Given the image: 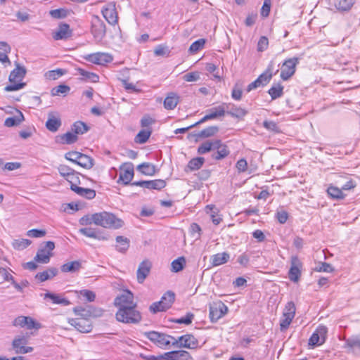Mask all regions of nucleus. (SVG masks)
Instances as JSON below:
<instances>
[{"label":"nucleus","mask_w":360,"mask_h":360,"mask_svg":"<svg viewBox=\"0 0 360 360\" xmlns=\"http://www.w3.org/2000/svg\"><path fill=\"white\" fill-rule=\"evenodd\" d=\"M26 74V70L24 67L17 65L16 68L11 72L9 75L10 84L5 86V91H15L25 87L26 84L22 82V79Z\"/></svg>","instance_id":"obj_1"},{"label":"nucleus","mask_w":360,"mask_h":360,"mask_svg":"<svg viewBox=\"0 0 360 360\" xmlns=\"http://www.w3.org/2000/svg\"><path fill=\"white\" fill-rule=\"evenodd\" d=\"M96 221L97 226L105 229H117L124 224L122 219L116 217L113 214L107 212L96 213Z\"/></svg>","instance_id":"obj_2"},{"label":"nucleus","mask_w":360,"mask_h":360,"mask_svg":"<svg viewBox=\"0 0 360 360\" xmlns=\"http://www.w3.org/2000/svg\"><path fill=\"white\" fill-rule=\"evenodd\" d=\"M136 307L119 309L116 313V319L122 323L136 324L141 320V313Z\"/></svg>","instance_id":"obj_3"},{"label":"nucleus","mask_w":360,"mask_h":360,"mask_svg":"<svg viewBox=\"0 0 360 360\" xmlns=\"http://www.w3.org/2000/svg\"><path fill=\"white\" fill-rule=\"evenodd\" d=\"M146 336L158 347L164 349H168L170 345L173 346L174 341V337L157 331L147 332Z\"/></svg>","instance_id":"obj_4"},{"label":"nucleus","mask_w":360,"mask_h":360,"mask_svg":"<svg viewBox=\"0 0 360 360\" xmlns=\"http://www.w3.org/2000/svg\"><path fill=\"white\" fill-rule=\"evenodd\" d=\"M90 32L96 43L101 42L105 36L106 27L103 20L98 15L91 18Z\"/></svg>","instance_id":"obj_5"},{"label":"nucleus","mask_w":360,"mask_h":360,"mask_svg":"<svg viewBox=\"0 0 360 360\" xmlns=\"http://www.w3.org/2000/svg\"><path fill=\"white\" fill-rule=\"evenodd\" d=\"M174 299V293L168 291L163 295L160 301L154 302L150 306V311L153 314H156L159 311H165L172 307Z\"/></svg>","instance_id":"obj_6"},{"label":"nucleus","mask_w":360,"mask_h":360,"mask_svg":"<svg viewBox=\"0 0 360 360\" xmlns=\"http://www.w3.org/2000/svg\"><path fill=\"white\" fill-rule=\"evenodd\" d=\"M299 62L300 58L297 57L285 60L281 66V78L284 81L289 79L295 74Z\"/></svg>","instance_id":"obj_7"},{"label":"nucleus","mask_w":360,"mask_h":360,"mask_svg":"<svg viewBox=\"0 0 360 360\" xmlns=\"http://www.w3.org/2000/svg\"><path fill=\"white\" fill-rule=\"evenodd\" d=\"M55 248V243L52 241H47L41 245L34 257V260L37 262L42 264H47L50 261V257L52 255L51 252Z\"/></svg>","instance_id":"obj_8"},{"label":"nucleus","mask_w":360,"mask_h":360,"mask_svg":"<svg viewBox=\"0 0 360 360\" xmlns=\"http://www.w3.org/2000/svg\"><path fill=\"white\" fill-rule=\"evenodd\" d=\"M295 314V306L292 302H289L285 307L283 316L280 320L281 330H285L292 322Z\"/></svg>","instance_id":"obj_9"},{"label":"nucleus","mask_w":360,"mask_h":360,"mask_svg":"<svg viewBox=\"0 0 360 360\" xmlns=\"http://www.w3.org/2000/svg\"><path fill=\"white\" fill-rule=\"evenodd\" d=\"M198 346V340L191 334H186L178 338H174V341L173 342V347L178 348L195 349Z\"/></svg>","instance_id":"obj_10"},{"label":"nucleus","mask_w":360,"mask_h":360,"mask_svg":"<svg viewBox=\"0 0 360 360\" xmlns=\"http://www.w3.org/2000/svg\"><path fill=\"white\" fill-rule=\"evenodd\" d=\"M114 304L119 309L136 307V303L134 300V295L128 290H124L120 295L115 299Z\"/></svg>","instance_id":"obj_11"},{"label":"nucleus","mask_w":360,"mask_h":360,"mask_svg":"<svg viewBox=\"0 0 360 360\" xmlns=\"http://www.w3.org/2000/svg\"><path fill=\"white\" fill-rule=\"evenodd\" d=\"M84 58L88 62L98 65H105L113 60V57L111 54L104 52L90 53L85 56Z\"/></svg>","instance_id":"obj_12"},{"label":"nucleus","mask_w":360,"mask_h":360,"mask_svg":"<svg viewBox=\"0 0 360 360\" xmlns=\"http://www.w3.org/2000/svg\"><path fill=\"white\" fill-rule=\"evenodd\" d=\"M228 311V307L221 301L213 302L210 305V318L212 322H216L224 316Z\"/></svg>","instance_id":"obj_13"},{"label":"nucleus","mask_w":360,"mask_h":360,"mask_svg":"<svg viewBox=\"0 0 360 360\" xmlns=\"http://www.w3.org/2000/svg\"><path fill=\"white\" fill-rule=\"evenodd\" d=\"M328 328L325 326H319L312 333L309 340V345L311 346H318L323 345L327 338Z\"/></svg>","instance_id":"obj_14"},{"label":"nucleus","mask_w":360,"mask_h":360,"mask_svg":"<svg viewBox=\"0 0 360 360\" xmlns=\"http://www.w3.org/2000/svg\"><path fill=\"white\" fill-rule=\"evenodd\" d=\"M302 269V263L300 259L297 256L292 257L288 272L289 279L294 283H297L300 280Z\"/></svg>","instance_id":"obj_15"},{"label":"nucleus","mask_w":360,"mask_h":360,"mask_svg":"<svg viewBox=\"0 0 360 360\" xmlns=\"http://www.w3.org/2000/svg\"><path fill=\"white\" fill-rule=\"evenodd\" d=\"M68 323L80 333H88L92 330V325L88 319H68Z\"/></svg>","instance_id":"obj_16"},{"label":"nucleus","mask_w":360,"mask_h":360,"mask_svg":"<svg viewBox=\"0 0 360 360\" xmlns=\"http://www.w3.org/2000/svg\"><path fill=\"white\" fill-rule=\"evenodd\" d=\"M134 177V165L131 162L124 163L120 167V173L117 182L120 181L128 185Z\"/></svg>","instance_id":"obj_17"},{"label":"nucleus","mask_w":360,"mask_h":360,"mask_svg":"<svg viewBox=\"0 0 360 360\" xmlns=\"http://www.w3.org/2000/svg\"><path fill=\"white\" fill-rule=\"evenodd\" d=\"M101 13L104 18L110 25H115L117 24L118 17L115 4H110L103 6L102 8Z\"/></svg>","instance_id":"obj_18"},{"label":"nucleus","mask_w":360,"mask_h":360,"mask_svg":"<svg viewBox=\"0 0 360 360\" xmlns=\"http://www.w3.org/2000/svg\"><path fill=\"white\" fill-rule=\"evenodd\" d=\"M132 185L138 186L148 189L160 190L165 187L166 182L162 179H155L150 181H134Z\"/></svg>","instance_id":"obj_19"},{"label":"nucleus","mask_w":360,"mask_h":360,"mask_svg":"<svg viewBox=\"0 0 360 360\" xmlns=\"http://www.w3.org/2000/svg\"><path fill=\"white\" fill-rule=\"evenodd\" d=\"M27 340L24 337H18L14 338L12 346L16 354H27L32 352L33 348L26 347Z\"/></svg>","instance_id":"obj_20"},{"label":"nucleus","mask_w":360,"mask_h":360,"mask_svg":"<svg viewBox=\"0 0 360 360\" xmlns=\"http://www.w3.org/2000/svg\"><path fill=\"white\" fill-rule=\"evenodd\" d=\"M79 232L88 238L98 240H107L108 239L107 235L102 233L98 229L91 227L81 228Z\"/></svg>","instance_id":"obj_21"},{"label":"nucleus","mask_w":360,"mask_h":360,"mask_svg":"<svg viewBox=\"0 0 360 360\" xmlns=\"http://www.w3.org/2000/svg\"><path fill=\"white\" fill-rule=\"evenodd\" d=\"M191 359L190 353L185 350L171 351L162 354V360H189Z\"/></svg>","instance_id":"obj_22"},{"label":"nucleus","mask_w":360,"mask_h":360,"mask_svg":"<svg viewBox=\"0 0 360 360\" xmlns=\"http://www.w3.org/2000/svg\"><path fill=\"white\" fill-rule=\"evenodd\" d=\"M225 115V109L223 106L219 105L216 108H213L210 110L209 113L205 115L202 119H200L198 122H195L194 125H199L205 122L214 120L219 117H222Z\"/></svg>","instance_id":"obj_23"},{"label":"nucleus","mask_w":360,"mask_h":360,"mask_svg":"<svg viewBox=\"0 0 360 360\" xmlns=\"http://www.w3.org/2000/svg\"><path fill=\"white\" fill-rule=\"evenodd\" d=\"M216 141H218L219 142L218 143L215 144L214 147V150H216L217 152L214 153L212 155V157L216 160H220L227 157L229 155L230 151L227 146L222 143L221 140L216 139Z\"/></svg>","instance_id":"obj_24"},{"label":"nucleus","mask_w":360,"mask_h":360,"mask_svg":"<svg viewBox=\"0 0 360 360\" xmlns=\"http://www.w3.org/2000/svg\"><path fill=\"white\" fill-rule=\"evenodd\" d=\"M70 36L71 31L70 30V26L66 23L60 24L58 26V30L53 33V38L55 40L65 39Z\"/></svg>","instance_id":"obj_25"},{"label":"nucleus","mask_w":360,"mask_h":360,"mask_svg":"<svg viewBox=\"0 0 360 360\" xmlns=\"http://www.w3.org/2000/svg\"><path fill=\"white\" fill-rule=\"evenodd\" d=\"M150 263L148 261H143L139 266L137 270V280L142 283L150 273Z\"/></svg>","instance_id":"obj_26"},{"label":"nucleus","mask_w":360,"mask_h":360,"mask_svg":"<svg viewBox=\"0 0 360 360\" xmlns=\"http://www.w3.org/2000/svg\"><path fill=\"white\" fill-rule=\"evenodd\" d=\"M61 125V121L59 117L55 116L53 113H49L48 120L46 122V127L51 132L58 131Z\"/></svg>","instance_id":"obj_27"},{"label":"nucleus","mask_w":360,"mask_h":360,"mask_svg":"<svg viewBox=\"0 0 360 360\" xmlns=\"http://www.w3.org/2000/svg\"><path fill=\"white\" fill-rule=\"evenodd\" d=\"M205 211L207 214H210V217L214 224L218 225L222 221L221 215L219 214V210L214 205H207L205 207Z\"/></svg>","instance_id":"obj_28"},{"label":"nucleus","mask_w":360,"mask_h":360,"mask_svg":"<svg viewBox=\"0 0 360 360\" xmlns=\"http://www.w3.org/2000/svg\"><path fill=\"white\" fill-rule=\"evenodd\" d=\"M230 258V255L226 252L215 254L211 257L212 266H217L226 263Z\"/></svg>","instance_id":"obj_29"},{"label":"nucleus","mask_w":360,"mask_h":360,"mask_svg":"<svg viewBox=\"0 0 360 360\" xmlns=\"http://www.w3.org/2000/svg\"><path fill=\"white\" fill-rule=\"evenodd\" d=\"M355 3L356 0H336L334 6L338 11L345 12L349 11Z\"/></svg>","instance_id":"obj_30"},{"label":"nucleus","mask_w":360,"mask_h":360,"mask_svg":"<svg viewBox=\"0 0 360 360\" xmlns=\"http://www.w3.org/2000/svg\"><path fill=\"white\" fill-rule=\"evenodd\" d=\"M57 273V269L50 268L46 271L37 274L35 278L37 279L39 282H44L56 276Z\"/></svg>","instance_id":"obj_31"},{"label":"nucleus","mask_w":360,"mask_h":360,"mask_svg":"<svg viewBox=\"0 0 360 360\" xmlns=\"http://www.w3.org/2000/svg\"><path fill=\"white\" fill-rule=\"evenodd\" d=\"M72 191L79 195L85 197L86 198L89 200L94 198L96 196L95 191L91 188H84L79 187L77 186H74V188H72Z\"/></svg>","instance_id":"obj_32"},{"label":"nucleus","mask_w":360,"mask_h":360,"mask_svg":"<svg viewBox=\"0 0 360 360\" xmlns=\"http://www.w3.org/2000/svg\"><path fill=\"white\" fill-rule=\"evenodd\" d=\"M81 267L82 264L79 261H72L70 262H67L62 265L61 271L64 273H75L79 271Z\"/></svg>","instance_id":"obj_33"},{"label":"nucleus","mask_w":360,"mask_h":360,"mask_svg":"<svg viewBox=\"0 0 360 360\" xmlns=\"http://www.w3.org/2000/svg\"><path fill=\"white\" fill-rule=\"evenodd\" d=\"M116 243V250L120 252L124 253L129 248V240L124 236H117Z\"/></svg>","instance_id":"obj_34"},{"label":"nucleus","mask_w":360,"mask_h":360,"mask_svg":"<svg viewBox=\"0 0 360 360\" xmlns=\"http://www.w3.org/2000/svg\"><path fill=\"white\" fill-rule=\"evenodd\" d=\"M337 183L341 185L342 191H349L356 187V182L352 180L350 177H340V179L337 181Z\"/></svg>","instance_id":"obj_35"},{"label":"nucleus","mask_w":360,"mask_h":360,"mask_svg":"<svg viewBox=\"0 0 360 360\" xmlns=\"http://www.w3.org/2000/svg\"><path fill=\"white\" fill-rule=\"evenodd\" d=\"M151 133L152 130L150 128L143 129L135 136L134 141L140 144L145 143L148 140Z\"/></svg>","instance_id":"obj_36"},{"label":"nucleus","mask_w":360,"mask_h":360,"mask_svg":"<svg viewBox=\"0 0 360 360\" xmlns=\"http://www.w3.org/2000/svg\"><path fill=\"white\" fill-rule=\"evenodd\" d=\"M179 103V97L174 94H169L164 101V107L167 110H173Z\"/></svg>","instance_id":"obj_37"},{"label":"nucleus","mask_w":360,"mask_h":360,"mask_svg":"<svg viewBox=\"0 0 360 360\" xmlns=\"http://www.w3.org/2000/svg\"><path fill=\"white\" fill-rule=\"evenodd\" d=\"M345 344L353 352H360V335L352 336L347 339Z\"/></svg>","instance_id":"obj_38"},{"label":"nucleus","mask_w":360,"mask_h":360,"mask_svg":"<svg viewBox=\"0 0 360 360\" xmlns=\"http://www.w3.org/2000/svg\"><path fill=\"white\" fill-rule=\"evenodd\" d=\"M268 93L271 96L272 100L280 98L283 94V86L280 83L274 84L269 89Z\"/></svg>","instance_id":"obj_39"},{"label":"nucleus","mask_w":360,"mask_h":360,"mask_svg":"<svg viewBox=\"0 0 360 360\" xmlns=\"http://www.w3.org/2000/svg\"><path fill=\"white\" fill-rule=\"evenodd\" d=\"M23 120L24 116L22 113L20 111H18V115L6 118L4 124L8 127L17 126L20 124Z\"/></svg>","instance_id":"obj_40"},{"label":"nucleus","mask_w":360,"mask_h":360,"mask_svg":"<svg viewBox=\"0 0 360 360\" xmlns=\"http://www.w3.org/2000/svg\"><path fill=\"white\" fill-rule=\"evenodd\" d=\"M218 143V141H216V139L212 141H207L198 146V153L199 154H205L208 153L210 150H214L215 144Z\"/></svg>","instance_id":"obj_41"},{"label":"nucleus","mask_w":360,"mask_h":360,"mask_svg":"<svg viewBox=\"0 0 360 360\" xmlns=\"http://www.w3.org/2000/svg\"><path fill=\"white\" fill-rule=\"evenodd\" d=\"M142 174L148 176H153L155 173V167L153 165L144 162L139 165L137 167Z\"/></svg>","instance_id":"obj_42"},{"label":"nucleus","mask_w":360,"mask_h":360,"mask_svg":"<svg viewBox=\"0 0 360 360\" xmlns=\"http://www.w3.org/2000/svg\"><path fill=\"white\" fill-rule=\"evenodd\" d=\"M328 194L334 199H343L345 195L342 192V188L330 185L327 189Z\"/></svg>","instance_id":"obj_43"},{"label":"nucleus","mask_w":360,"mask_h":360,"mask_svg":"<svg viewBox=\"0 0 360 360\" xmlns=\"http://www.w3.org/2000/svg\"><path fill=\"white\" fill-rule=\"evenodd\" d=\"M77 71L79 74L82 77L83 79L89 81L91 82H98L99 77L98 75L94 72H88L82 68H78Z\"/></svg>","instance_id":"obj_44"},{"label":"nucleus","mask_w":360,"mask_h":360,"mask_svg":"<svg viewBox=\"0 0 360 360\" xmlns=\"http://www.w3.org/2000/svg\"><path fill=\"white\" fill-rule=\"evenodd\" d=\"M205 162L204 158L198 157L191 159L187 165V169L190 171H195L199 169Z\"/></svg>","instance_id":"obj_45"},{"label":"nucleus","mask_w":360,"mask_h":360,"mask_svg":"<svg viewBox=\"0 0 360 360\" xmlns=\"http://www.w3.org/2000/svg\"><path fill=\"white\" fill-rule=\"evenodd\" d=\"M44 297L45 298L51 299L54 304H63L65 306L70 304V302L68 300L60 297L58 295L47 292L45 294Z\"/></svg>","instance_id":"obj_46"},{"label":"nucleus","mask_w":360,"mask_h":360,"mask_svg":"<svg viewBox=\"0 0 360 360\" xmlns=\"http://www.w3.org/2000/svg\"><path fill=\"white\" fill-rule=\"evenodd\" d=\"M71 129L76 135L83 134L89 130V127L84 122L77 121L72 124Z\"/></svg>","instance_id":"obj_47"},{"label":"nucleus","mask_w":360,"mask_h":360,"mask_svg":"<svg viewBox=\"0 0 360 360\" xmlns=\"http://www.w3.org/2000/svg\"><path fill=\"white\" fill-rule=\"evenodd\" d=\"M73 311L75 315L80 316L79 319H88L92 316V311L90 307H76L73 309Z\"/></svg>","instance_id":"obj_48"},{"label":"nucleus","mask_w":360,"mask_h":360,"mask_svg":"<svg viewBox=\"0 0 360 360\" xmlns=\"http://www.w3.org/2000/svg\"><path fill=\"white\" fill-rule=\"evenodd\" d=\"M77 165L85 169H91L94 166V160L91 157L82 153Z\"/></svg>","instance_id":"obj_49"},{"label":"nucleus","mask_w":360,"mask_h":360,"mask_svg":"<svg viewBox=\"0 0 360 360\" xmlns=\"http://www.w3.org/2000/svg\"><path fill=\"white\" fill-rule=\"evenodd\" d=\"M219 131V128L216 126L208 127L200 131L198 136L202 138H207L214 136Z\"/></svg>","instance_id":"obj_50"},{"label":"nucleus","mask_w":360,"mask_h":360,"mask_svg":"<svg viewBox=\"0 0 360 360\" xmlns=\"http://www.w3.org/2000/svg\"><path fill=\"white\" fill-rule=\"evenodd\" d=\"M65 71L62 69L49 70L45 72L44 77L48 80H56L63 75Z\"/></svg>","instance_id":"obj_51"},{"label":"nucleus","mask_w":360,"mask_h":360,"mask_svg":"<svg viewBox=\"0 0 360 360\" xmlns=\"http://www.w3.org/2000/svg\"><path fill=\"white\" fill-rule=\"evenodd\" d=\"M186 264V259L184 257H180L172 262V271L179 272L181 271Z\"/></svg>","instance_id":"obj_52"},{"label":"nucleus","mask_w":360,"mask_h":360,"mask_svg":"<svg viewBox=\"0 0 360 360\" xmlns=\"http://www.w3.org/2000/svg\"><path fill=\"white\" fill-rule=\"evenodd\" d=\"M96 213L82 217L79 221V224L82 226H88L94 224L96 225Z\"/></svg>","instance_id":"obj_53"},{"label":"nucleus","mask_w":360,"mask_h":360,"mask_svg":"<svg viewBox=\"0 0 360 360\" xmlns=\"http://www.w3.org/2000/svg\"><path fill=\"white\" fill-rule=\"evenodd\" d=\"M205 44V40L204 39H200L193 43L189 47V51L191 53H195L199 50L202 49L204 47Z\"/></svg>","instance_id":"obj_54"},{"label":"nucleus","mask_w":360,"mask_h":360,"mask_svg":"<svg viewBox=\"0 0 360 360\" xmlns=\"http://www.w3.org/2000/svg\"><path fill=\"white\" fill-rule=\"evenodd\" d=\"M63 142L66 144H71L77 141V136L75 133L67 132L61 136Z\"/></svg>","instance_id":"obj_55"},{"label":"nucleus","mask_w":360,"mask_h":360,"mask_svg":"<svg viewBox=\"0 0 360 360\" xmlns=\"http://www.w3.org/2000/svg\"><path fill=\"white\" fill-rule=\"evenodd\" d=\"M65 179L70 184V188L72 191V188H74V186H77V184L79 183L78 173L75 170L70 174V176H67Z\"/></svg>","instance_id":"obj_56"},{"label":"nucleus","mask_w":360,"mask_h":360,"mask_svg":"<svg viewBox=\"0 0 360 360\" xmlns=\"http://www.w3.org/2000/svg\"><path fill=\"white\" fill-rule=\"evenodd\" d=\"M315 271L318 272H327L330 273L334 271L333 267L328 263L321 262L315 268Z\"/></svg>","instance_id":"obj_57"},{"label":"nucleus","mask_w":360,"mask_h":360,"mask_svg":"<svg viewBox=\"0 0 360 360\" xmlns=\"http://www.w3.org/2000/svg\"><path fill=\"white\" fill-rule=\"evenodd\" d=\"M13 279V277L6 269L0 267V284L4 281H11Z\"/></svg>","instance_id":"obj_58"},{"label":"nucleus","mask_w":360,"mask_h":360,"mask_svg":"<svg viewBox=\"0 0 360 360\" xmlns=\"http://www.w3.org/2000/svg\"><path fill=\"white\" fill-rule=\"evenodd\" d=\"M70 87L65 84H60L56 88H53L51 91L53 96H57L60 94H67L70 91Z\"/></svg>","instance_id":"obj_59"},{"label":"nucleus","mask_w":360,"mask_h":360,"mask_svg":"<svg viewBox=\"0 0 360 360\" xmlns=\"http://www.w3.org/2000/svg\"><path fill=\"white\" fill-rule=\"evenodd\" d=\"M81 155H82V153L79 152L70 151V152L65 153V158L68 160L72 162L77 165V163L79 162V158H80Z\"/></svg>","instance_id":"obj_60"},{"label":"nucleus","mask_w":360,"mask_h":360,"mask_svg":"<svg viewBox=\"0 0 360 360\" xmlns=\"http://www.w3.org/2000/svg\"><path fill=\"white\" fill-rule=\"evenodd\" d=\"M236 168L238 173H243L248 169V162L245 159L241 158L238 160L236 164Z\"/></svg>","instance_id":"obj_61"},{"label":"nucleus","mask_w":360,"mask_h":360,"mask_svg":"<svg viewBox=\"0 0 360 360\" xmlns=\"http://www.w3.org/2000/svg\"><path fill=\"white\" fill-rule=\"evenodd\" d=\"M79 295L84 297L88 302H94L96 298V294L89 290H82L79 292Z\"/></svg>","instance_id":"obj_62"},{"label":"nucleus","mask_w":360,"mask_h":360,"mask_svg":"<svg viewBox=\"0 0 360 360\" xmlns=\"http://www.w3.org/2000/svg\"><path fill=\"white\" fill-rule=\"evenodd\" d=\"M58 170L60 176L65 178L67 176H70L74 169L65 165H60L58 167Z\"/></svg>","instance_id":"obj_63"},{"label":"nucleus","mask_w":360,"mask_h":360,"mask_svg":"<svg viewBox=\"0 0 360 360\" xmlns=\"http://www.w3.org/2000/svg\"><path fill=\"white\" fill-rule=\"evenodd\" d=\"M269 46V40L266 37H261L257 43V51L262 52L265 51Z\"/></svg>","instance_id":"obj_64"}]
</instances>
